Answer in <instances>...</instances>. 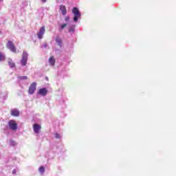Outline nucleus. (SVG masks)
I'll list each match as a JSON object with an SVG mask.
<instances>
[{"label":"nucleus","instance_id":"f257e3e1","mask_svg":"<svg viewBox=\"0 0 176 176\" xmlns=\"http://www.w3.org/2000/svg\"><path fill=\"white\" fill-rule=\"evenodd\" d=\"M72 13L74 14V21L77 23V21H79V19H80V12H79V9H78L76 7H74L72 10Z\"/></svg>","mask_w":176,"mask_h":176},{"label":"nucleus","instance_id":"f03ea898","mask_svg":"<svg viewBox=\"0 0 176 176\" xmlns=\"http://www.w3.org/2000/svg\"><path fill=\"white\" fill-rule=\"evenodd\" d=\"M6 47L8 49H10L12 53H17V50H16V47L14 46V44H13V42L12 41H8L6 44Z\"/></svg>","mask_w":176,"mask_h":176},{"label":"nucleus","instance_id":"7ed1b4c3","mask_svg":"<svg viewBox=\"0 0 176 176\" xmlns=\"http://www.w3.org/2000/svg\"><path fill=\"white\" fill-rule=\"evenodd\" d=\"M28 60V54L25 52H23L22 58L21 60V64L23 67L27 65V60Z\"/></svg>","mask_w":176,"mask_h":176},{"label":"nucleus","instance_id":"20e7f679","mask_svg":"<svg viewBox=\"0 0 176 176\" xmlns=\"http://www.w3.org/2000/svg\"><path fill=\"white\" fill-rule=\"evenodd\" d=\"M8 126L10 130H13V131H16V130H17V123H16V121L14 120H10Z\"/></svg>","mask_w":176,"mask_h":176},{"label":"nucleus","instance_id":"39448f33","mask_svg":"<svg viewBox=\"0 0 176 176\" xmlns=\"http://www.w3.org/2000/svg\"><path fill=\"white\" fill-rule=\"evenodd\" d=\"M36 90V82H32L28 90L29 94H33L35 93V91Z\"/></svg>","mask_w":176,"mask_h":176},{"label":"nucleus","instance_id":"423d86ee","mask_svg":"<svg viewBox=\"0 0 176 176\" xmlns=\"http://www.w3.org/2000/svg\"><path fill=\"white\" fill-rule=\"evenodd\" d=\"M45 26H43L40 28L39 32L37 33V36L38 39H42L43 38V35L45 34Z\"/></svg>","mask_w":176,"mask_h":176},{"label":"nucleus","instance_id":"0eeeda50","mask_svg":"<svg viewBox=\"0 0 176 176\" xmlns=\"http://www.w3.org/2000/svg\"><path fill=\"white\" fill-rule=\"evenodd\" d=\"M41 129H42V126H41V125L38 124H34L33 125V129L34 133H36V134H38L39 131H41Z\"/></svg>","mask_w":176,"mask_h":176},{"label":"nucleus","instance_id":"6e6552de","mask_svg":"<svg viewBox=\"0 0 176 176\" xmlns=\"http://www.w3.org/2000/svg\"><path fill=\"white\" fill-rule=\"evenodd\" d=\"M38 94H40V96H45L46 94H47V89L46 88H41L38 90Z\"/></svg>","mask_w":176,"mask_h":176},{"label":"nucleus","instance_id":"1a4fd4ad","mask_svg":"<svg viewBox=\"0 0 176 176\" xmlns=\"http://www.w3.org/2000/svg\"><path fill=\"white\" fill-rule=\"evenodd\" d=\"M59 9L63 16H65L67 14V7H65V6L60 5Z\"/></svg>","mask_w":176,"mask_h":176},{"label":"nucleus","instance_id":"9d476101","mask_svg":"<svg viewBox=\"0 0 176 176\" xmlns=\"http://www.w3.org/2000/svg\"><path fill=\"white\" fill-rule=\"evenodd\" d=\"M12 116H20V111L16 109H13L11 110Z\"/></svg>","mask_w":176,"mask_h":176},{"label":"nucleus","instance_id":"9b49d317","mask_svg":"<svg viewBox=\"0 0 176 176\" xmlns=\"http://www.w3.org/2000/svg\"><path fill=\"white\" fill-rule=\"evenodd\" d=\"M55 41L56 43H58V46H60V47L63 46V40H61V38H60V36H56Z\"/></svg>","mask_w":176,"mask_h":176},{"label":"nucleus","instance_id":"f8f14e48","mask_svg":"<svg viewBox=\"0 0 176 176\" xmlns=\"http://www.w3.org/2000/svg\"><path fill=\"white\" fill-rule=\"evenodd\" d=\"M49 63L52 66L56 64V59L54 58V56H50V58H49Z\"/></svg>","mask_w":176,"mask_h":176},{"label":"nucleus","instance_id":"ddd939ff","mask_svg":"<svg viewBox=\"0 0 176 176\" xmlns=\"http://www.w3.org/2000/svg\"><path fill=\"white\" fill-rule=\"evenodd\" d=\"M8 65H10V68H14V67H16V63H14L12 59L8 60Z\"/></svg>","mask_w":176,"mask_h":176},{"label":"nucleus","instance_id":"4468645a","mask_svg":"<svg viewBox=\"0 0 176 176\" xmlns=\"http://www.w3.org/2000/svg\"><path fill=\"white\" fill-rule=\"evenodd\" d=\"M5 58H6L5 54H3V53L2 52H0V61H3Z\"/></svg>","mask_w":176,"mask_h":176},{"label":"nucleus","instance_id":"2eb2a0df","mask_svg":"<svg viewBox=\"0 0 176 176\" xmlns=\"http://www.w3.org/2000/svg\"><path fill=\"white\" fill-rule=\"evenodd\" d=\"M19 79H20V80H27V79H28V77H27L26 76H21L19 77Z\"/></svg>","mask_w":176,"mask_h":176},{"label":"nucleus","instance_id":"dca6fc26","mask_svg":"<svg viewBox=\"0 0 176 176\" xmlns=\"http://www.w3.org/2000/svg\"><path fill=\"white\" fill-rule=\"evenodd\" d=\"M39 173H41L42 174H43V173H45V167L43 166H41L38 169Z\"/></svg>","mask_w":176,"mask_h":176},{"label":"nucleus","instance_id":"f3484780","mask_svg":"<svg viewBox=\"0 0 176 176\" xmlns=\"http://www.w3.org/2000/svg\"><path fill=\"white\" fill-rule=\"evenodd\" d=\"M68 25V24L67 23H63L60 25V30H64V28H65V27H67Z\"/></svg>","mask_w":176,"mask_h":176},{"label":"nucleus","instance_id":"a211bd4d","mask_svg":"<svg viewBox=\"0 0 176 176\" xmlns=\"http://www.w3.org/2000/svg\"><path fill=\"white\" fill-rule=\"evenodd\" d=\"M74 31H75L74 27H72L69 28V32H74Z\"/></svg>","mask_w":176,"mask_h":176},{"label":"nucleus","instance_id":"6ab92c4d","mask_svg":"<svg viewBox=\"0 0 176 176\" xmlns=\"http://www.w3.org/2000/svg\"><path fill=\"white\" fill-rule=\"evenodd\" d=\"M55 137L56 138H61V136H60V134L58 133H55Z\"/></svg>","mask_w":176,"mask_h":176},{"label":"nucleus","instance_id":"aec40b11","mask_svg":"<svg viewBox=\"0 0 176 176\" xmlns=\"http://www.w3.org/2000/svg\"><path fill=\"white\" fill-rule=\"evenodd\" d=\"M65 21H69V16H65Z\"/></svg>","mask_w":176,"mask_h":176},{"label":"nucleus","instance_id":"412c9836","mask_svg":"<svg viewBox=\"0 0 176 176\" xmlns=\"http://www.w3.org/2000/svg\"><path fill=\"white\" fill-rule=\"evenodd\" d=\"M47 0H41V1L45 3Z\"/></svg>","mask_w":176,"mask_h":176},{"label":"nucleus","instance_id":"4be33fe9","mask_svg":"<svg viewBox=\"0 0 176 176\" xmlns=\"http://www.w3.org/2000/svg\"><path fill=\"white\" fill-rule=\"evenodd\" d=\"M12 173H13V174H16V170H14L12 171Z\"/></svg>","mask_w":176,"mask_h":176},{"label":"nucleus","instance_id":"5701e85b","mask_svg":"<svg viewBox=\"0 0 176 176\" xmlns=\"http://www.w3.org/2000/svg\"><path fill=\"white\" fill-rule=\"evenodd\" d=\"M11 144H14V142H13V141H11Z\"/></svg>","mask_w":176,"mask_h":176},{"label":"nucleus","instance_id":"b1692460","mask_svg":"<svg viewBox=\"0 0 176 176\" xmlns=\"http://www.w3.org/2000/svg\"><path fill=\"white\" fill-rule=\"evenodd\" d=\"M2 1H3V0H0V2Z\"/></svg>","mask_w":176,"mask_h":176}]
</instances>
